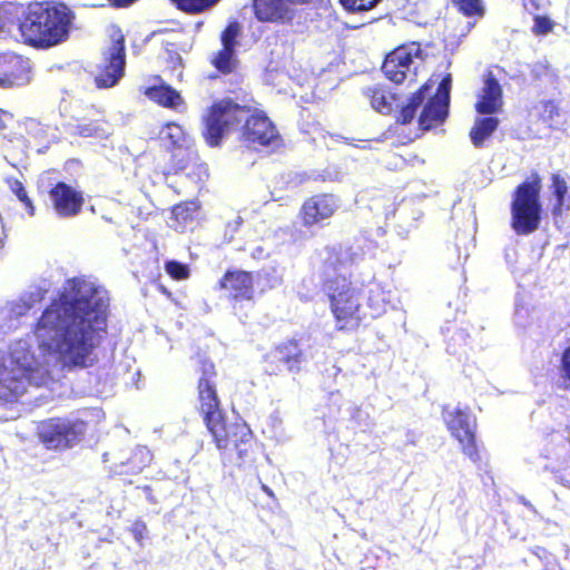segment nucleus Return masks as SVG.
<instances>
[{
	"label": "nucleus",
	"instance_id": "f257e3e1",
	"mask_svg": "<svg viewBox=\"0 0 570 570\" xmlns=\"http://www.w3.org/2000/svg\"><path fill=\"white\" fill-rule=\"evenodd\" d=\"M107 289L85 277L69 279L58 301L38 320L35 336L42 356L30 351L28 340H19L0 351V400L16 402L29 387L48 386L65 370L94 364V351L107 328Z\"/></svg>",
	"mask_w": 570,
	"mask_h": 570
},
{
	"label": "nucleus",
	"instance_id": "f03ea898",
	"mask_svg": "<svg viewBox=\"0 0 570 570\" xmlns=\"http://www.w3.org/2000/svg\"><path fill=\"white\" fill-rule=\"evenodd\" d=\"M245 120L243 140L248 147L276 148L281 137L271 120L261 112L248 116V110L230 100H223L213 105L205 118L203 136L210 147L220 144L224 135L235 125Z\"/></svg>",
	"mask_w": 570,
	"mask_h": 570
},
{
	"label": "nucleus",
	"instance_id": "7ed1b4c3",
	"mask_svg": "<svg viewBox=\"0 0 570 570\" xmlns=\"http://www.w3.org/2000/svg\"><path fill=\"white\" fill-rule=\"evenodd\" d=\"M199 411L204 422L212 433L218 449L235 451V464L246 466L254 462L253 434L245 423L226 424L219 409V401L214 385L208 377H202L198 384Z\"/></svg>",
	"mask_w": 570,
	"mask_h": 570
},
{
	"label": "nucleus",
	"instance_id": "20e7f679",
	"mask_svg": "<svg viewBox=\"0 0 570 570\" xmlns=\"http://www.w3.org/2000/svg\"><path fill=\"white\" fill-rule=\"evenodd\" d=\"M71 12L65 4L30 3L19 30L23 40L35 47L56 46L68 38Z\"/></svg>",
	"mask_w": 570,
	"mask_h": 570
},
{
	"label": "nucleus",
	"instance_id": "39448f33",
	"mask_svg": "<svg viewBox=\"0 0 570 570\" xmlns=\"http://www.w3.org/2000/svg\"><path fill=\"white\" fill-rule=\"evenodd\" d=\"M324 292L330 299L331 309L340 330L360 323L362 320L360 315V293L344 275L327 276L324 283Z\"/></svg>",
	"mask_w": 570,
	"mask_h": 570
},
{
	"label": "nucleus",
	"instance_id": "423d86ee",
	"mask_svg": "<svg viewBox=\"0 0 570 570\" xmlns=\"http://www.w3.org/2000/svg\"><path fill=\"white\" fill-rule=\"evenodd\" d=\"M540 190L539 176L517 188L511 207L512 228L517 234L528 235L538 229L541 220Z\"/></svg>",
	"mask_w": 570,
	"mask_h": 570
},
{
	"label": "nucleus",
	"instance_id": "0eeeda50",
	"mask_svg": "<svg viewBox=\"0 0 570 570\" xmlns=\"http://www.w3.org/2000/svg\"><path fill=\"white\" fill-rule=\"evenodd\" d=\"M86 432L81 420L52 417L38 423L37 435L48 450H65L77 444Z\"/></svg>",
	"mask_w": 570,
	"mask_h": 570
},
{
	"label": "nucleus",
	"instance_id": "6e6552de",
	"mask_svg": "<svg viewBox=\"0 0 570 570\" xmlns=\"http://www.w3.org/2000/svg\"><path fill=\"white\" fill-rule=\"evenodd\" d=\"M423 62L424 57L420 45L412 42L390 52L383 62L382 70L386 78L395 83H402L405 80L412 82Z\"/></svg>",
	"mask_w": 570,
	"mask_h": 570
},
{
	"label": "nucleus",
	"instance_id": "1a4fd4ad",
	"mask_svg": "<svg viewBox=\"0 0 570 570\" xmlns=\"http://www.w3.org/2000/svg\"><path fill=\"white\" fill-rule=\"evenodd\" d=\"M443 420L451 432V435L461 444L463 453L473 462L479 460L475 444L474 429L475 420L469 411L460 407L445 406Z\"/></svg>",
	"mask_w": 570,
	"mask_h": 570
},
{
	"label": "nucleus",
	"instance_id": "9d476101",
	"mask_svg": "<svg viewBox=\"0 0 570 570\" xmlns=\"http://www.w3.org/2000/svg\"><path fill=\"white\" fill-rule=\"evenodd\" d=\"M104 56L102 69L96 76L95 81L99 88H110L122 77L126 63L124 38L120 33L114 37L110 47Z\"/></svg>",
	"mask_w": 570,
	"mask_h": 570
},
{
	"label": "nucleus",
	"instance_id": "9b49d317",
	"mask_svg": "<svg viewBox=\"0 0 570 570\" xmlns=\"http://www.w3.org/2000/svg\"><path fill=\"white\" fill-rule=\"evenodd\" d=\"M451 81V75L445 76L440 81L434 97L424 106L419 118L421 129L429 130L445 120L449 109Z\"/></svg>",
	"mask_w": 570,
	"mask_h": 570
},
{
	"label": "nucleus",
	"instance_id": "f8f14e48",
	"mask_svg": "<svg viewBox=\"0 0 570 570\" xmlns=\"http://www.w3.org/2000/svg\"><path fill=\"white\" fill-rule=\"evenodd\" d=\"M307 360L295 342H287L276 346L265 355V371L269 374H278L283 371H298L303 362Z\"/></svg>",
	"mask_w": 570,
	"mask_h": 570
},
{
	"label": "nucleus",
	"instance_id": "ddd939ff",
	"mask_svg": "<svg viewBox=\"0 0 570 570\" xmlns=\"http://www.w3.org/2000/svg\"><path fill=\"white\" fill-rule=\"evenodd\" d=\"M341 207V200L333 194L315 195L302 206V218L305 226L321 224L323 220L331 218Z\"/></svg>",
	"mask_w": 570,
	"mask_h": 570
},
{
	"label": "nucleus",
	"instance_id": "4468645a",
	"mask_svg": "<svg viewBox=\"0 0 570 570\" xmlns=\"http://www.w3.org/2000/svg\"><path fill=\"white\" fill-rule=\"evenodd\" d=\"M30 60L14 53L0 55V86H23L30 80Z\"/></svg>",
	"mask_w": 570,
	"mask_h": 570
},
{
	"label": "nucleus",
	"instance_id": "2eb2a0df",
	"mask_svg": "<svg viewBox=\"0 0 570 570\" xmlns=\"http://www.w3.org/2000/svg\"><path fill=\"white\" fill-rule=\"evenodd\" d=\"M309 0H254L255 14L261 21H283L292 18V4Z\"/></svg>",
	"mask_w": 570,
	"mask_h": 570
},
{
	"label": "nucleus",
	"instance_id": "dca6fc26",
	"mask_svg": "<svg viewBox=\"0 0 570 570\" xmlns=\"http://www.w3.org/2000/svg\"><path fill=\"white\" fill-rule=\"evenodd\" d=\"M222 289H225L233 299L250 301L254 295L252 274L244 271H229L219 282Z\"/></svg>",
	"mask_w": 570,
	"mask_h": 570
},
{
	"label": "nucleus",
	"instance_id": "f3484780",
	"mask_svg": "<svg viewBox=\"0 0 570 570\" xmlns=\"http://www.w3.org/2000/svg\"><path fill=\"white\" fill-rule=\"evenodd\" d=\"M159 135L163 140H167L178 148L174 155L175 159L178 158L175 174H178V171H185L188 168V164L185 163V159L191 161L194 154L191 150L183 149L186 141V135L183 128L175 122H169L161 128Z\"/></svg>",
	"mask_w": 570,
	"mask_h": 570
},
{
	"label": "nucleus",
	"instance_id": "a211bd4d",
	"mask_svg": "<svg viewBox=\"0 0 570 570\" xmlns=\"http://www.w3.org/2000/svg\"><path fill=\"white\" fill-rule=\"evenodd\" d=\"M50 196L55 209L60 216H73L81 207V196L65 183H59L51 191Z\"/></svg>",
	"mask_w": 570,
	"mask_h": 570
},
{
	"label": "nucleus",
	"instance_id": "6ab92c4d",
	"mask_svg": "<svg viewBox=\"0 0 570 570\" xmlns=\"http://www.w3.org/2000/svg\"><path fill=\"white\" fill-rule=\"evenodd\" d=\"M503 104L502 88L499 81L489 73L484 79V86L475 104L479 114L492 115L498 112Z\"/></svg>",
	"mask_w": 570,
	"mask_h": 570
},
{
	"label": "nucleus",
	"instance_id": "aec40b11",
	"mask_svg": "<svg viewBox=\"0 0 570 570\" xmlns=\"http://www.w3.org/2000/svg\"><path fill=\"white\" fill-rule=\"evenodd\" d=\"M146 95L150 100L171 109H178L183 105L179 92L167 85L150 87Z\"/></svg>",
	"mask_w": 570,
	"mask_h": 570
},
{
	"label": "nucleus",
	"instance_id": "412c9836",
	"mask_svg": "<svg viewBox=\"0 0 570 570\" xmlns=\"http://www.w3.org/2000/svg\"><path fill=\"white\" fill-rule=\"evenodd\" d=\"M499 120L495 117L479 118L470 131V137L475 147H480L497 129Z\"/></svg>",
	"mask_w": 570,
	"mask_h": 570
},
{
	"label": "nucleus",
	"instance_id": "4be33fe9",
	"mask_svg": "<svg viewBox=\"0 0 570 570\" xmlns=\"http://www.w3.org/2000/svg\"><path fill=\"white\" fill-rule=\"evenodd\" d=\"M365 97L370 100L372 108L381 114L392 111L393 97L380 87H371L364 90Z\"/></svg>",
	"mask_w": 570,
	"mask_h": 570
},
{
	"label": "nucleus",
	"instance_id": "5701e85b",
	"mask_svg": "<svg viewBox=\"0 0 570 570\" xmlns=\"http://www.w3.org/2000/svg\"><path fill=\"white\" fill-rule=\"evenodd\" d=\"M434 82L430 80L410 99L409 104L404 106L400 114V120L403 124H410L415 116L416 109L423 104L426 95L432 89Z\"/></svg>",
	"mask_w": 570,
	"mask_h": 570
},
{
	"label": "nucleus",
	"instance_id": "b1692460",
	"mask_svg": "<svg viewBox=\"0 0 570 570\" xmlns=\"http://www.w3.org/2000/svg\"><path fill=\"white\" fill-rule=\"evenodd\" d=\"M551 179L552 184L550 188L557 199V204L553 208V215H561L563 210H568L570 208V204L567 198L568 185L560 174H552Z\"/></svg>",
	"mask_w": 570,
	"mask_h": 570
},
{
	"label": "nucleus",
	"instance_id": "393cba45",
	"mask_svg": "<svg viewBox=\"0 0 570 570\" xmlns=\"http://www.w3.org/2000/svg\"><path fill=\"white\" fill-rule=\"evenodd\" d=\"M111 127L102 120L78 124L75 126V134L81 137L106 138L110 135Z\"/></svg>",
	"mask_w": 570,
	"mask_h": 570
},
{
	"label": "nucleus",
	"instance_id": "a878e982",
	"mask_svg": "<svg viewBox=\"0 0 570 570\" xmlns=\"http://www.w3.org/2000/svg\"><path fill=\"white\" fill-rule=\"evenodd\" d=\"M180 10L188 13H197L204 11L219 0H171Z\"/></svg>",
	"mask_w": 570,
	"mask_h": 570
},
{
	"label": "nucleus",
	"instance_id": "bb28decb",
	"mask_svg": "<svg viewBox=\"0 0 570 570\" xmlns=\"http://www.w3.org/2000/svg\"><path fill=\"white\" fill-rule=\"evenodd\" d=\"M49 289V285L47 282H41L40 284H35L29 286V288L21 295V297L33 307L37 303H40L46 293Z\"/></svg>",
	"mask_w": 570,
	"mask_h": 570
},
{
	"label": "nucleus",
	"instance_id": "cd10ccee",
	"mask_svg": "<svg viewBox=\"0 0 570 570\" xmlns=\"http://www.w3.org/2000/svg\"><path fill=\"white\" fill-rule=\"evenodd\" d=\"M20 9L19 6L12 3L0 7V33L10 31V27L14 24V18Z\"/></svg>",
	"mask_w": 570,
	"mask_h": 570
},
{
	"label": "nucleus",
	"instance_id": "c85d7f7f",
	"mask_svg": "<svg viewBox=\"0 0 570 570\" xmlns=\"http://www.w3.org/2000/svg\"><path fill=\"white\" fill-rule=\"evenodd\" d=\"M234 53L235 49L223 47L214 59L216 68L223 72L230 71L234 63Z\"/></svg>",
	"mask_w": 570,
	"mask_h": 570
},
{
	"label": "nucleus",
	"instance_id": "c756f323",
	"mask_svg": "<svg viewBox=\"0 0 570 570\" xmlns=\"http://www.w3.org/2000/svg\"><path fill=\"white\" fill-rule=\"evenodd\" d=\"M151 460L153 454L149 449L146 446H138L130 459V464L132 465V469L141 471L151 462Z\"/></svg>",
	"mask_w": 570,
	"mask_h": 570
},
{
	"label": "nucleus",
	"instance_id": "7c9ffc66",
	"mask_svg": "<svg viewBox=\"0 0 570 570\" xmlns=\"http://www.w3.org/2000/svg\"><path fill=\"white\" fill-rule=\"evenodd\" d=\"M165 269L167 274L176 281H184L189 277L188 266L177 261H168L165 264Z\"/></svg>",
	"mask_w": 570,
	"mask_h": 570
},
{
	"label": "nucleus",
	"instance_id": "2f4dec72",
	"mask_svg": "<svg viewBox=\"0 0 570 570\" xmlns=\"http://www.w3.org/2000/svg\"><path fill=\"white\" fill-rule=\"evenodd\" d=\"M240 32V26L237 22H232L222 33L223 47L235 49L237 45V37Z\"/></svg>",
	"mask_w": 570,
	"mask_h": 570
},
{
	"label": "nucleus",
	"instance_id": "473e14b6",
	"mask_svg": "<svg viewBox=\"0 0 570 570\" xmlns=\"http://www.w3.org/2000/svg\"><path fill=\"white\" fill-rule=\"evenodd\" d=\"M465 16L483 14L481 0H452Z\"/></svg>",
	"mask_w": 570,
	"mask_h": 570
},
{
	"label": "nucleus",
	"instance_id": "72a5a7b5",
	"mask_svg": "<svg viewBox=\"0 0 570 570\" xmlns=\"http://www.w3.org/2000/svg\"><path fill=\"white\" fill-rule=\"evenodd\" d=\"M380 0H341L342 6L353 12L367 11L374 8Z\"/></svg>",
	"mask_w": 570,
	"mask_h": 570
},
{
	"label": "nucleus",
	"instance_id": "f704fd0d",
	"mask_svg": "<svg viewBox=\"0 0 570 570\" xmlns=\"http://www.w3.org/2000/svg\"><path fill=\"white\" fill-rule=\"evenodd\" d=\"M11 189L16 194V196L19 198V200L26 205V207L29 210V214L33 215V206H32L31 200L28 197L27 191L24 190V187L22 186V184L20 181L16 180L11 185Z\"/></svg>",
	"mask_w": 570,
	"mask_h": 570
},
{
	"label": "nucleus",
	"instance_id": "c9c22d12",
	"mask_svg": "<svg viewBox=\"0 0 570 570\" xmlns=\"http://www.w3.org/2000/svg\"><path fill=\"white\" fill-rule=\"evenodd\" d=\"M31 308L32 307L30 306V304L24 302L22 297H20L18 301L9 303V313L11 316H22Z\"/></svg>",
	"mask_w": 570,
	"mask_h": 570
},
{
	"label": "nucleus",
	"instance_id": "e433bc0d",
	"mask_svg": "<svg viewBox=\"0 0 570 570\" xmlns=\"http://www.w3.org/2000/svg\"><path fill=\"white\" fill-rule=\"evenodd\" d=\"M552 29V22L547 17L537 16L534 18L533 32L535 35H547Z\"/></svg>",
	"mask_w": 570,
	"mask_h": 570
},
{
	"label": "nucleus",
	"instance_id": "4c0bfd02",
	"mask_svg": "<svg viewBox=\"0 0 570 570\" xmlns=\"http://www.w3.org/2000/svg\"><path fill=\"white\" fill-rule=\"evenodd\" d=\"M561 375L570 386V346L564 350L561 357Z\"/></svg>",
	"mask_w": 570,
	"mask_h": 570
},
{
	"label": "nucleus",
	"instance_id": "58836bf2",
	"mask_svg": "<svg viewBox=\"0 0 570 570\" xmlns=\"http://www.w3.org/2000/svg\"><path fill=\"white\" fill-rule=\"evenodd\" d=\"M529 316V309L520 304L517 305L514 312V321L518 326H525Z\"/></svg>",
	"mask_w": 570,
	"mask_h": 570
},
{
	"label": "nucleus",
	"instance_id": "ea45409f",
	"mask_svg": "<svg viewBox=\"0 0 570 570\" xmlns=\"http://www.w3.org/2000/svg\"><path fill=\"white\" fill-rule=\"evenodd\" d=\"M558 115V107L553 101H546L542 104V117L546 120H552Z\"/></svg>",
	"mask_w": 570,
	"mask_h": 570
},
{
	"label": "nucleus",
	"instance_id": "a19ab883",
	"mask_svg": "<svg viewBox=\"0 0 570 570\" xmlns=\"http://www.w3.org/2000/svg\"><path fill=\"white\" fill-rule=\"evenodd\" d=\"M11 120L12 116L9 112L0 110V129L6 128Z\"/></svg>",
	"mask_w": 570,
	"mask_h": 570
},
{
	"label": "nucleus",
	"instance_id": "79ce46f5",
	"mask_svg": "<svg viewBox=\"0 0 570 570\" xmlns=\"http://www.w3.org/2000/svg\"><path fill=\"white\" fill-rule=\"evenodd\" d=\"M368 302H370V306H373L377 314L384 312V305L375 303L373 296H370Z\"/></svg>",
	"mask_w": 570,
	"mask_h": 570
},
{
	"label": "nucleus",
	"instance_id": "37998d69",
	"mask_svg": "<svg viewBox=\"0 0 570 570\" xmlns=\"http://www.w3.org/2000/svg\"><path fill=\"white\" fill-rule=\"evenodd\" d=\"M263 490H264L268 495H273V492H272V490H271L268 487L263 485Z\"/></svg>",
	"mask_w": 570,
	"mask_h": 570
},
{
	"label": "nucleus",
	"instance_id": "c03bdc74",
	"mask_svg": "<svg viewBox=\"0 0 570 570\" xmlns=\"http://www.w3.org/2000/svg\"><path fill=\"white\" fill-rule=\"evenodd\" d=\"M213 367H214L213 364H209L208 368L207 367L204 368V374H207L209 371L213 370Z\"/></svg>",
	"mask_w": 570,
	"mask_h": 570
},
{
	"label": "nucleus",
	"instance_id": "a18cd8bd",
	"mask_svg": "<svg viewBox=\"0 0 570 570\" xmlns=\"http://www.w3.org/2000/svg\"><path fill=\"white\" fill-rule=\"evenodd\" d=\"M179 210H180V207H176V208L174 209V213H175L176 215H179Z\"/></svg>",
	"mask_w": 570,
	"mask_h": 570
}]
</instances>
